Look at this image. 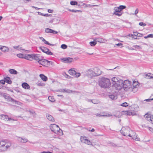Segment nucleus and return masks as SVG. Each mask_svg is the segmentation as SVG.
<instances>
[{"label": "nucleus", "instance_id": "58", "mask_svg": "<svg viewBox=\"0 0 153 153\" xmlns=\"http://www.w3.org/2000/svg\"><path fill=\"white\" fill-rule=\"evenodd\" d=\"M5 83V81L4 79V80H0V83L4 85V84Z\"/></svg>", "mask_w": 153, "mask_h": 153}, {"label": "nucleus", "instance_id": "48", "mask_svg": "<svg viewBox=\"0 0 153 153\" xmlns=\"http://www.w3.org/2000/svg\"><path fill=\"white\" fill-rule=\"evenodd\" d=\"M13 48L17 50H22V47H20V46L18 45L17 46H14Z\"/></svg>", "mask_w": 153, "mask_h": 153}, {"label": "nucleus", "instance_id": "28", "mask_svg": "<svg viewBox=\"0 0 153 153\" xmlns=\"http://www.w3.org/2000/svg\"><path fill=\"white\" fill-rule=\"evenodd\" d=\"M54 24H57L59 23L60 21V18L59 17L53 19Z\"/></svg>", "mask_w": 153, "mask_h": 153}, {"label": "nucleus", "instance_id": "21", "mask_svg": "<svg viewBox=\"0 0 153 153\" xmlns=\"http://www.w3.org/2000/svg\"><path fill=\"white\" fill-rule=\"evenodd\" d=\"M39 76L43 81L45 82L46 81L48 80V78L47 76L43 74H41L39 75Z\"/></svg>", "mask_w": 153, "mask_h": 153}, {"label": "nucleus", "instance_id": "18", "mask_svg": "<svg viewBox=\"0 0 153 153\" xmlns=\"http://www.w3.org/2000/svg\"><path fill=\"white\" fill-rule=\"evenodd\" d=\"M17 140L19 142L22 143H25L28 141V140L27 139L19 137H17Z\"/></svg>", "mask_w": 153, "mask_h": 153}, {"label": "nucleus", "instance_id": "56", "mask_svg": "<svg viewBox=\"0 0 153 153\" xmlns=\"http://www.w3.org/2000/svg\"><path fill=\"white\" fill-rule=\"evenodd\" d=\"M139 25L142 26H145L146 25V24L143 22H140L139 23Z\"/></svg>", "mask_w": 153, "mask_h": 153}, {"label": "nucleus", "instance_id": "59", "mask_svg": "<svg viewBox=\"0 0 153 153\" xmlns=\"http://www.w3.org/2000/svg\"><path fill=\"white\" fill-rule=\"evenodd\" d=\"M123 45V44L121 43H118L117 44H116L115 46H121Z\"/></svg>", "mask_w": 153, "mask_h": 153}, {"label": "nucleus", "instance_id": "29", "mask_svg": "<svg viewBox=\"0 0 153 153\" xmlns=\"http://www.w3.org/2000/svg\"><path fill=\"white\" fill-rule=\"evenodd\" d=\"M152 116V115L150 114H149L147 113L145 115L144 117L145 118H146V119L148 121V120L151 119L150 117H151Z\"/></svg>", "mask_w": 153, "mask_h": 153}, {"label": "nucleus", "instance_id": "35", "mask_svg": "<svg viewBox=\"0 0 153 153\" xmlns=\"http://www.w3.org/2000/svg\"><path fill=\"white\" fill-rule=\"evenodd\" d=\"M120 10L121 11L123 9H125L126 7L124 5H120L119 7Z\"/></svg>", "mask_w": 153, "mask_h": 153}, {"label": "nucleus", "instance_id": "44", "mask_svg": "<svg viewBox=\"0 0 153 153\" xmlns=\"http://www.w3.org/2000/svg\"><path fill=\"white\" fill-rule=\"evenodd\" d=\"M120 105L122 106L126 107L128 106V104L127 102H125L121 104Z\"/></svg>", "mask_w": 153, "mask_h": 153}, {"label": "nucleus", "instance_id": "30", "mask_svg": "<svg viewBox=\"0 0 153 153\" xmlns=\"http://www.w3.org/2000/svg\"><path fill=\"white\" fill-rule=\"evenodd\" d=\"M109 97L112 100L116 99L117 98V96L114 94H111L109 95Z\"/></svg>", "mask_w": 153, "mask_h": 153}, {"label": "nucleus", "instance_id": "61", "mask_svg": "<svg viewBox=\"0 0 153 153\" xmlns=\"http://www.w3.org/2000/svg\"><path fill=\"white\" fill-rule=\"evenodd\" d=\"M48 12H49V13H52L53 12V10H51V9H48Z\"/></svg>", "mask_w": 153, "mask_h": 153}, {"label": "nucleus", "instance_id": "39", "mask_svg": "<svg viewBox=\"0 0 153 153\" xmlns=\"http://www.w3.org/2000/svg\"><path fill=\"white\" fill-rule=\"evenodd\" d=\"M89 43L91 46H94L97 44V42L96 41H92L90 42Z\"/></svg>", "mask_w": 153, "mask_h": 153}, {"label": "nucleus", "instance_id": "64", "mask_svg": "<svg viewBox=\"0 0 153 153\" xmlns=\"http://www.w3.org/2000/svg\"><path fill=\"white\" fill-rule=\"evenodd\" d=\"M149 130L151 132H153V128H149Z\"/></svg>", "mask_w": 153, "mask_h": 153}, {"label": "nucleus", "instance_id": "40", "mask_svg": "<svg viewBox=\"0 0 153 153\" xmlns=\"http://www.w3.org/2000/svg\"><path fill=\"white\" fill-rule=\"evenodd\" d=\"M150 97H151V99H146L145 100L147 102H150L151 100H153V94Z\"/></svg>", "mask_w": 153, "mask_h": 153}, {"label": "nucleus", "instance_id": "10", "mask_svg": "<svg viewBox=\"0 0 153 153\" xmlns=\"http://www.w3.org/2000/svg\"><path fill=\"white\" fill-rule=\"evenodd\" d=\"M86 75L88 77L90 78H91L93 77H95L92 68L88 70L87 71Z\"/></svg>", "mask_w": 153, "mask_h": 153}, {"label": "nucleus", "instance_id": "55", "mask_svg": "<svg viewBox=\"0 0 153 153\" xmlns=\"http://www.w3.org/2000/svg\"><path fill=\"white\" fill-rule=\"evenodd\" d=\"M150 120H148V121L150 122L151 123L153 124V116L152 115L151 117H150Z\"/></svg>", "mask_w": 153, "mask_h": 153}, {"label": "nucleus", "instance_id": "14", "mask_svg": "<svg viewBox=\"0 0 153 153\" xmlns=\"http://www.w3.org/2000/svg\"><path fill=\"white\" fill-rule=\"evenodd\" d=\"M42 59V57L39 54H32V59L39 61Z\"/></svg>", "mask_w": 153, "mask_h": 153}, {"label": "nucleus", "instance_id": "9", "mask_svg": "<svg viewBox=\"0 0 153 153\" xmlns=\"http://www.w3.org/2000/svg\"><path fill=\"white\" fill-rule=\"evenodd\" d=\"M81 142L83 143L87 144L88 145H92L91 142L88 140L85 137L81 136L80 138Z\"/></svg>", "mask_w": 153, "mask_h": 153}, {"label": "nucleus", "instance_id": "12", "mask_svg": "<svg viewBox=\"0 0 153 153\" xmlns=\"http://www.w3.org/2000/svg\"><path fill=\"white\" fill-rule=\"evenodd\" d=\"M95 76L100 75L101 74V71L97 68H92Z\"/></svg>", "mask_w": 153, "mask_h": 153}, {"label": "nucleus", "instance_id": "49", "mask_svg": "<svg viewBox=\"0 0 153 153\" xmlns=\"http://www.w3.org/2000/svg\"><path fill=\"white\" fill-rule=\"evenodd\" d=\"M137 90V88H135L132 87V90H129V91H133L134 93H135L136 92Z\"/></svg>", "mask_w": 153, "mask_h": 153}, {"label": "nucleus", "instance_id": "41", "mask_svg": "<svg viewBox=\"0 0 153 153\" xmlns=\"http://www.w3.org/2000/svg\"><path fill=\"white\" fill-rule=\"evenodd\" d=\"M77 4V2L75 1H71L70 2V4L72 5H76Z\"/></svg>", "mask_w": 153, "mask_h": 153}, {"label": "nucleus", "instance_id": "51", "mask_svg": "<svg viewBox=\"0 0 153 153\" xmlns=\"http://www.w3.org/2000/svg\"><path fill=\"white\" fill-rule=\"evenodd\" d=\"M92 102L94 104H97L98 103V100H91Z\"/></svg>", "mask_w": 153, "mask_h": 153}, {"label": "nucleus", "instance_id": "52", "mask_svg": "<svg viewBox=\"0 0 153 153\" xmlns=\"http://www.w3.org/2000/svg\"><path fill=\"white\" fill-rule=\"evenodd\" d=\"M38 13L39 14H40L41 15L43 16H48L49 15L48 14H43V13H42L39 12H38Z\"/></svg>", "mask_w": 153, "mask_h": 153}, {"label": "nucleus", "instance_id": "2", "mask_svg": "<svg viewBox=\"0 0 153 153\" xmlns=\"http://www.w3.org/2000/svg\"><path fill=\"white\" fill-rule=\"evenodd\" d=\"M11 142L8 140H4L0 142V151L4 152L7 150L11 146Z\"/></svg>", "mask_w": 153, "mask_h": 153}, {"label": "nucleus", "instance_id": "62", "mask_svg": "<svg viewBox=\"0 0 153 153\" xmlns=\"http://www.w3.org/2000/svg\"><path fill=\"white\" fill-rule=\"evenodd\" d=\"M134 33H135V34H134V35H135L136 36H137V35H138V33H138V32H134Z\"/></svg>", "mask_w": 153, "mask_h": 153}, {"label": "nucleus", "instance_id": "5", "mask_svg": "<svg viewBox=\"0 0 153 153\" xmlns=\"http://www.w3.org/2000/svg\"><path fill=\"white\" fill-rule=\"evenodd\" d=\"M123 88L126 91H129L132 90V86L131 82L128 80H126L124 82L123 84Z\"/></svg>", "mask_w": 153, "mask_h": 153}, {"label": "nucleus", "instance_id": "54", "mask_svg": "<svg viewBox=\"0 0 153 153\" xmlns=\"http://www.w3.org/2000/svg\"><path fill=\"white\" fill-rule=\"evenodd\" d=\"M139 12V9L138 8H137L135 11L134 13H133V15H136Z\"/></svg>", "mask_w": 153, "mask_h": 153}, {"label": "nucleus", "instance_id": "13", "mask_svg": "<svg viewBox=\"0 0 153 153\" xmlns=\"http://www.w3.org/2000/svg\"><path fill=\"white\" fill-rule=\"evenodd\" d=\"M130 137L136 141L139 140L140 139L137 137L136 133L132 131H131V136Z\"/></svg>", "mask_w": 153, "mask_h": 153}, {"label": "nucleus", "instance_id": "22", "mask_svg": "<svg viewBox=\"0 0 153 153\" xmlns=\"http://www.w3.org/2000/svg\"><path fill=\"white\" fill-rule=\"evenodd\" d=\"M23 88L25 89H28L30 88L29 85L26 83L24 82L22 84Z\"/></svg>", "mask_w": 153, "mask_h": 153}, {"label": "nucleus", "instance_id": "42", "mask_svg": "<svg viewBox=\"0 0 153 153\" xmlns=\"http://www.w3.org/2000/svg\"><path fill=\"white\" fill-rule=\"evenodd\" d=\"M95 115L97 117H105V116L106 115H102L101 114V113H97L95 114Z\"/></svg>", "mask_w": 153, "mask_h": 153}, {"label": "nucleus", "instance_id": "47", "mask_svg": "<svg viewBox=\"0 0 153 153\" xmlns=\"http://www.w3.org/2000/svg\"><path fill=\"white\" fill-rule=\"evenodd\" d=\"M133 47L135 48V50H139L141 49V47L139 45H134Z\"/></svg>", "mask_w": 153, "mask_h": 153}, {"label": "nucleus", "instance_id": "37", "mask_svg": "<svg viewBox=\"0 0 153 153\" xmlns=\"http://www.w3.org/2000/svg\"><path fill=\"white\" fill-rule=\"evenodd\" d=\"M85 5V6L86 7L90 6V7H94V6H97L98 5H91L90 4H87L83 3V5Z\"/></svg>", "mask_w": 153, "mask_h": 153}, {"label": "nucleus", "instance_id": "11", "mask_svg": "<svg viewBox=\"0 0 153 153\" xmlns=\"http://www.w3.org/2000/svg\"><path fill=\"white\" fill-rule=\"evenodd\" d=\"M61 60L63 62L66 63H70L73 61V59L70 57L62 58Z\"/></svg>", "mask_w": 153, "mask_h": 153}, {"label": "nucleus", "instance_id": "27", "mask_svg": "<svg viewBox=\"0 0 153 153\" xmlns=\"http://www.w3.org/2000/svg\"><path fill=\"white\" fill-rule=\"evenodd\" d=\"M9 72L12 74H16L18 72L14 69H10L9 70Z\"/></svg>", "mask_w": 153, "mask_h": 153}, {"label": "nucleus", "instance_id": "32", "mask_svg": "<svg viewBox=\"0 0 153 153\" xmlns=\"http://www.w3.org/2000/svg\"><path fill=\"white\" fill-rule=\"evenodd\" d=\"M61 92H67V93H71L72 92V91L69 90V89H63L61 90Z\"/></svg>", "mask_w": 153, "mask_h": 153}, {"label": "nucleus", "instance_id": "26", "mask_svg": "<svg viewBox=\"0 0 153 153\" xmlns=\"http://www.w3.org/2000/svg\"><path fill=\"white\" fill-rule=\"evenodd\" d=\"M69 73L71 75L74 76L76 74V71L72 69H70L68 71Z\"/></svg>", "mask_w": 153, "mask_h": 153}, {"label": "nucleus", "instance_id": "43", "mask_svg": "<svg viewBox=\"0 0 153 153\" xmlns=\"http://www.w3.org/2000/svg\"><path fill=\"white\" fill-rule=\"evenodd\" d=\"M145 78L147 79H150L153 78V76H150L148 74L145 75Z\"/></svg>", "mask_w": 153, "mask_h": 153}, {"label": "nucleus", "instance_id": "24", "mask_svg": "<svg viewBox=\"0 0 153 153\" xmlns=\"http://www.w3.org/2000/svg\"><path fill=\"white\" fill-rule=\"evenodd\" d=\"M3 49H2V51L4 52H7L9 51V48L5 46H3Z\"/></svg>", "mask_w": 153, "mask_h": 153}, {"label": "nucleus", "instance_id": "3", "mask_svg": "<svg viewBox=\"0 0 153 153\" xmlns=\"http://www.w3.org/2000/svg\"><path fill=\"white\" fill-rule=\"evenodd\" d=\"M99 85L102 88H108L110 85L109 79L108 78L103 77L99 81Z\"/></svg>", "mask_w": 153, "mask_h": 153}, {"label": "nucleus", "instance_id": "33", "mask_svg": "<svg viewBox=\"0 0 153 153\" xmlns=\"http://www.w3.org/2000/svg\"><path fill=\"white\" fill-rule=\"evenodd\" d=\"M25 54L22 53L17 54L16 56L19 58L24 59Z\"/></svg>", "mask_w": 153, "mask_h": 153}, {"label": "nucleus", "instance_id": "36", "mask_svg": "<svg viewBox=\"0 0 153 153\" xmlns=\"http://www.w3.org/2000/svg\"><path fill=\"white\" fill-rule=\"evenodd\" d=\"M49 100L51 101V102H53L55 101V100L53 97L52 96H49L48 97Z\"/></svg>", "mask_w": 153, "mask_h": 153}, {"label": "nucleus", "instance_id": "46", "mask_svg": "<svg viewBox=\"0 0 153 153\" xmlns=\"http://www.w3.org/2000/svg\"><path fill=\"white\" fill-rule=\"evenodd\" d=\"M96 39L97 40V41L98 42H99L100 43L104 42V40L103 39H102L101 38H98L97 39Z\"/></svg>", "mask_w": 153, "mask_h": 153}, {"label": "nucleus", "instance_id": "1", "mask_svg": "<svg viewBox=\"0 0 153 153\" xmlns=\"http://www.w3.org/2000/svg\"><path fill=\"white\" fill-rule=\"evenodd\" d=\"M113 83V87L116 90H120L123 88V81L117 77H114L111 79Z\"/></svg>", "mask_w": 153, "mask_h": 153}, {"label": "nucleus", "instance_id": "17", "mask_svg": "<svg viewBox=\"0 0 153 153\" xmlns=\"http://www.w3.org/2000/svg\"><path fill=\"white\" fill-rule=\"evenodd\" d=\"M45 31L46 33H51L53 34H57L58 33V32L57 31L54 30L49 28H46Z\"/></svg>", "mask_w": 153, "mask_h": 153}, {"label": "nucleus", "instance_id": "34", "mask_svg": "<svg viewBox=\"0 0 153 153\" xmlns=\"http://www.w3.org/2000/svg\"><path fill=\"white\" fill-rule=\"evenodd\" d=\"M114 10H115L114 12L120 13L121 12L119 7H115Z\"/></svg>", "mask_w": 153, "mask_h": 153}, {"label": "nucleus", "instance_id": "25", "mask_svg": "<svg viewBox=\"0 0 153 153\" xmlns=\"http://www.w3.org/2000/svg\"><path fill=\"white\" fill-rule=\"evenodd\" d=\"M133 87L135 88H137L139 86L138 82L137 81H135V80L133 81Z\"/></svg>", "mask_w": 153, "mask_h": 153}, {"label": "nucleus", "instance_id": "19", "mask_svg": "<svg viewBox=\"0 0 153 153\" xmlns=\"http://www.w3.org/2000/svg\"><path fill=\"white\" fill-rule=\"evenodd\" d=\"M24 59L31 61L32 59V54H25Z\"/></svg>", "mask_w": 153, "mask_h": 153}, {"label": "nucleus", "instance_id": "16", "mask_svg": "<svg viewBox=\"0 0 153 153\" xmlns=\"http://www.w3.org/2000/svg\"><path fill=\"white\" fill-rule=\"evenodd\" d=\"M39 63L42 65H47L50 62L47 60L45 59H41L39 61H38Z\"/></svg>", "mask_w": 153, "mask_h": 153}, {"label": "nucleus", "instance_id": "57", "mask_svg": "<svg viewBox=\"0 0 153 153\" xmlns=\"http://www.w3.org/2000/svg\"><path fill=\"white\" fill-rule=\"evenodd\" d=\"M75 76L76 77H78L80 76V74L79 73H76V74H74Z\"/></svg>", "mask_w": 153, "mask_h": 153}, {"label": "nucleus", "instance_id": "20", "mask_svg": "<svg viewBox=\"0 0 153 153\" xmlns=\"http://www.w3.org/2000/svg\"><path fill=\"white\" fill-rule=\"evenodd\" d=\"M46 117L50 121L52 122L55 121L54 118L51 115L48 114H46Z\"/></svg>", "mask_w": 153, "mask_h": 153}, {"label": "nucleus", "instance_id": "23", "mask_svg": "<svg viewBox=\"0 0 153 153\" xmlns=\"http://www.w3.org/2000/svg\"><path fill=\"white\" fill-rule=\"evenodd\" d=\"M5 82H7V83L11 84L12 83V81L10 80V78L9 77H6L4 78Z\"/></svg>", "mask_w": 153, "mask_h": 153}, {"label": "nucleus", "instance_id": "15", "mask_svg": "<svg viewBox=\"0 0 153 153\" xmlns=\"http://www.w3.org/2000/svg\"><path fill=\"white\" fill-rule=\"evenodd\" d=\"M0 119L6 121H8L10 120H12V118L9 117L7 115H4V114H1L0 115Z\"/></svg>", "mask_w": 153, "mask_h": 153}, {"label": "nucleus", "instance_id": "38", "mask_svg": "<svg viewBox=\"0 0 153 153\" xmlns=\"http://www.w3.org/2000/svg\"><path fill=\"white\" fill-rule=\"evenodd\" d=\"M122 13L120 12V13H118V12H114L113 13V15H115L117 16H121L122 15Z\"/></svg>", "mask_w": 153, "mask_h": 153}, {"label": "nucleus", "instance_id": "50", "mask_svg": "<svg viewBox=\"0 0 153 153\" xmlns=\"http://www.w3.org/2000/svg\"><path fill=\"white\" fill-rule=\"evenodd\" d=\"M145 39H147L148 38H153V34H150L148 35L147 36H146L144 37Z\"/></svg>", "mask_w": 153, "mask_h": 153}, {"label": "nucleus", "instance_id": "45", "mask_svg": "<svg viewBox=\"0 0 153 153\" xmlns=\"http://www.w3.org/2000/svg\"><path fill=\"white\" fill-rule=\"evenodd\" d=\"M70 11L72 12H75V13H77V12H81V11L80 10H71L70 9L69 10Z\"/></svg>", "mask_w": 153, "mask_h": 153}, {"label": "nucleus", "instance_id": "6", "mask_svg": "<svg viewBox=\"0 0 153 153\" xmlns=\"http://www.w3.org/2000/svg\"><path fill=\"white\" fill-rule=\"evenodd\" d=\"M131 131L130 129L128 127H123L121 131V133L124 136H130L131 132L130 131Z\"/></svg>", "mask_w": 153, "mask_h": 153}, {"label": "nucleus", "instance_id": "7", "mask_svg": "<svg viewBox=\"0 0 153 153\" xmlns=\"http://www.w3.org/2000/svg\"><path fill=\"white\" fill-rule=\"evenodd\" d=\"M1 96L3 97L5 99H7L8 101L14 102L15 104L19 105L20 104L21 102H20L16 100L13 98L11 97L8 95V94L6 93H2V95Z\"/></svg>", "mask_w": 153, "mask_h": 153}, {"label": "nucleus", "instance_id": "8", "mask_svg": "<svg viewBox=\"0 0 153 153\" xmlns=\"http://www.w3.org/2000/svg\"><path fill=\"white\" fill-rule=\"evenodd\" d=\"M39 48L43 52L45 53L48 55H52L53 54V53L50 51L49 49L46 47L41 46L39 47Z\"/></svg>", "mask_w": 153, "mask_h": 153}, {"label": "nucleus", "instance_id": "53", "mask_svg": "<svg viewBox=\"0 0 153 153\" xmlns=\"http://www.w3.org/2000/svg\"><path fill=\"white\" fill-rule=\"evenodd\" d=\"M67 46L65 44H62L61 45V48L63 49H66L67 48Z\"/></svg>", "mask_w": 153, "mask_h": 153}, {"label": "nucleus", "instance_id": "31", "mask_svg": "<svg viewBox=\"0 0 153 153\" xmlns=\"http://www.w3.org/2000/svg\"><path fill=\"white\" fill-rule=\"evenodd\" d=\"M36 84L38 86H44L45 85V84L42 82H41L38 81L36 83Z\"/></svg>", "mask_w": 153, "mask_h": 153}, {"label": "nucleus", "instance_id": "63", "mask_svg": "<svg viewBox=\"0 0 153 153\" xmlns=\"http://www.w3.org/2000/svg\"><path fill=\"white\" fill-rule=\"evenodd\" d=\"M143 35L142 34L139 33H138V35H137V36H138V37H142L143 36Z\"/></svg>", "mask_w": 153, "mask_h": 153}, {"label": "nucleus", "instance_id": "4", "mask_svg": "<svg viewBox=\"0 0 153 153\" xmlns=\"http://www.w3.org/2000/svg\"><path fill=\"white\" fill-rule=\"evenodd\" d=\"M50 127L51 130L54 133L56 134L62 133V134H63L62 130L60 129L58 126L55 124H51Z\"/></svg>", "mask_w": 153, "mask_h": 153}, {"label": "nucleus", "instance_id": "60", "mask_svg": "<svg viewBox=\"0 0 153 153\" xmlns=\"http://www.w3.org/2000/svg\"><path fill=\"white\" fill-rule=\"evenodd\" d=\"M29 112L30 114H33V115H35V112L33 111H30Z\"/></svg>", "mask_w": 153, "mask_h": 153}]
</instances>
